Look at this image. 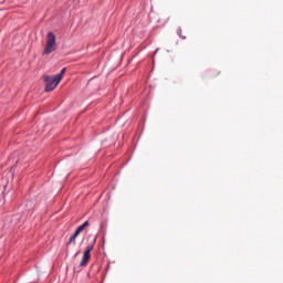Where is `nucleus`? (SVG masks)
I'll list each match as a JSON object with an SVG mask.
<instances>
[{
  "mask_svg": "<svg viewBox=\"0 0 283 283\" xmlns=\"http://www.w3.org/2000/svg\"><path fill=\"white\" fill-rule=\"evenodd\" d=\"M52 52H56V35L49 32L46 34V44L43 54H52Z\"/></svg>",
  "mask_w": 283,
  "mask_h": 283,
  "instance_id": "f257e3e1",
  "label": "nucleus"
},
{
  "mask_svg": "<svg viewBox=\"0 0 283 283\" xmlns=\"http://www.w3.org/2000/svg\"><path fill=\"white\" fill-rule=\"evenodd\" d=\"M44 92H53V90L59 87V83H61V76H44Z\"/></svg>",
  "mask_w": 283,
  "mask_h": 283,
  "instance_id": "f03ea898",
  "label": "nucleus"
},
{
  "mask_svg": "<svg viewBox=\"0 0 283 283\" xmlns=\"http://www.w3.org/2000/svg\"><path fill=\"white\" fill-rule=\"evenodd\" d=\"M94 244H96V239H94L86 247V250L84 251V254L82 256V260L80 262V266H87V262H90V259L92 255V251H94Z\"/></svg>",
  "mask_w": 283,
  "mask_h": 283,
  "instance_id": "7ed1b4c3",
  "label": "nucleus"
},
{
  "mask_svg": "<svg viewBox=\"0 0 283 283\" xmlns=\"http://www.w3.org/2000/svg\"><path fill=\"white\" fill-rule=\"evenodd\" d=\"M87 227H90V221H85L83 224H81V226L75 230V234L81 235V233H83V231H85V229H87Z\"/></svg>",
  "mask_w": 283,
  "mask_h": 283,
  "instance_id": "20e7f679",
  "label": "nucleus"
},
{
  "mask_svg": "<svg viewBox=\"0 0 283 283\" xmlns=\"http://www.w3.org/2000/svg\"><path fill=\"white\" fill-rule=\"evenodd\" d=\"M76 238H78V234H76V232H74L73 235L69 239L66 247H70V244H76Z\"/></svg>",
  "mask_w": 283,
  "mask_h": 283,
  "instance_id": "39448f33",
  "label": "nucleus"
},
{
  "mask_svg": "<svg viewBox=\"0 0 283 283\" xmlns=\"http://www.w3.org/2000/svg\"><path fill=\"white\" fill-rule=\"evenodd\" d=\"M65 72H66V69L64 67L61 70L60 74H56L55 76H60V81H63V74H65Z\"/></svg>",
  "mask_w": 283,
  "mask_h": 283,
  "instance_id": "423d86ee",
  "label": "nucleus"
},
{
  "mask_svg": "<svg viewBox=\"0 0 283 283\" xmlns=\"http://www.w3.org/2000/svg\"><path fill=\"white\" fill-rule=\"evenodd\" d=\"M177 34L180 36V39H187V36L182 35V30L181 29H179L177 31Z\"/></svg>",
  "mask_w": 283,
  "mask_h": 283,
  "instance_id": "0eeeda50",
  "label": "nucleus"
}]
</instances>
